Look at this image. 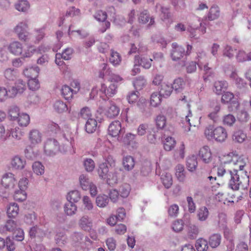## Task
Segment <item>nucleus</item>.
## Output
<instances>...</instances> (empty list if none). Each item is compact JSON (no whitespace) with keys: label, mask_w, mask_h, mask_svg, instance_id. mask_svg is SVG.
I'll return each mask as SVG.
<instances>
[{"label":"nucleus","mask_w":251,"mask_h":251,"mask_svg":"<svg viewBox=\"0 0 251 251\" xmlns=\"http://www.w3.org/2000/svg\"><path fill=\"white\" fill-rule=\"evenodd\" d=\"M98 123L94 118H89L85 124V130L89 133H94L97 128Z\"/></svg>","instance_id":"obj_24"},{"label":"nucleus","mask_w":251,"mask_h":251,"mask_svg":"<svg viewBox=\"0 0 251 251\" xmlns=\"http://www.w3.org/2000/svg\"><path fill=\"white\" fill-rule=\"evenodd\" d=\"M61 93L66 100H69L72 99L73 94H75L76 91L72 89L69 86L65 85L62 86Z\"/></svg>","instance_id":"obj_29"},{"label":"nucleus","mask_w":251,"mask_h":251,"mask_svg":"<svg viewBox=\"0 0 251 251\" xmlns=\"http://www.w3.org/2000/svg\"><path fill=\"white\" fill-rule=\"evenodd\" d=\"M173 90L172 84L168 82H164L160 85L159 89V93L162 97H168L172 94Z\"/></svg>","instance_id":"obj_20"},{"label":"nucleus","mask_w":251,"mask_h":251,"mask_svg":"<svg viewBox=\"0 0 251 251\" xmlns=\"http://www.w3.org/2000/svg\"><path fill=\"white\" fill-rule=\"evenodd\" d=\"M195 246L198 251H207L208 249L207 240L203 238L198 239L196 241Z\"/></svg>","instance_id":"obj_39"},{"label":"nucleus","mask_w":251,"mask_h":251,"mask_svg":"<svg viewBox=\"0 0 251 251\" xmlns=\"http://www.w3.org/2000/svg\"><path fill=\"white\" fill-rule=\"evenodd\" d=\"M198 156L201 161L205 163L208 164L212 160V153L210 147L205 145L201 147L198 151Z\"/></svg>","instance_id":"obj_7"},{"label":"nucleus","mask_w":251,"mask_h":251,"mask_svg":"<svg viewBox=\"0 0 251 251\" xmlns=\"http://www.w3.org/2000/svg\"><path fill=\"white\" fill-rule=\"evenodd\" d=\"M79 182L81 188L84 190H88L90 184L92 183L84 175H82L79 176Z\"/></svg>","instance_id":"obj_56"},{"label":"nucleus","mask_w":251,"mask_h":251,"mask_svg":"<svg viewBox=\"0 0 251 251\" xmlns=\"http://www.w3.org/2000/svg\"><path fill=\"white\" fill-rule=\"evenodd\" d=\"M173 50L171 53L172 59L175 61L178 60L185 55L184 48L178 46L176 43H173L172 45Z\"/></svg>","instance_id":"obj_11"},{"label":"nucleus","mask_w":251,"mask_h":251,"mask_svg":"<svg viewBox=\"0 0 251 251\" xmlns=\"http://www.w3.org/2000/svg\"><path fill=\"white\" fill-rule=\"evenodd\" d=\"M15 8L22 12H25L29 8V4L26 0H20L15 5Z\"/></svg>","instance_id":"obj_52"},{"label":"nucleus","mask_w":251,"mask_h":251,"mask_svg":"<svg viewBox=\"0 0 251 251\" xmlns=\"http://www.w3.org/2000/svg\"><path fill=\"white\" fill-rule=\"evenodd\" d=\"M118 169L113 168H110V172L108 175L105 177L107 184L109 185H113L117 184L118 181L119 175L118 174Z\"/></svg>","instance_id":"obj_13"},{"label":"nucleus","mask_w":251,"mask_h":251,"mask_svg":"<svg viewBox=\"0 0 251 251\" xmlns=\"http://www.w3.org/2000/svg\"><path fill=\"white\" fill-rule=\"evenodd\" d=\"M19 206L15 203H10L7 209V214L9 217L15 218L18 214Z\"/></svg>","instance_id":"obj_35"},{"label":"nucleus","mask_w":251,"mask_h":251,"mask_svg":"<svg viewBox=\"0 0 251 251\" xmlns=\"http://www.w3.org/2000/svg\"><path fill=\"white\" fill-rule=\"evenodd\" d=\"M134 59L136 63H139L141 67L145 69H149L151 66L152 60L148 55H136Z\"/></svg>","instance_id":"obj_10"},{"label":"nucleus","mask_w":251,"mask_h":251,"mask_svg":"<svg viewBox=\"0 0 251 251\" xmlns=\"http://www.w3.org/2000/svg\"><path fill=\"white\" fill-rule=\"evenodd\" d=\"M235 122L236 119L235 117L230 114L226 115L223 118V125L228 126H232Z\"/></svg>","instance_id":"obj_50"},{"label":"nucleus","mask_w":251,"mask_h":251,"mask_svg":"<svg viewBox=\"0 0 251 251\" xmlns=\"http://www.w3.org/2000/svg\"><path fill=\"white\" fill-rule=\"evenodd\" d=\"M228 195L226 193L219 192L215 196L216 201L223 202L224 204H228L229 202H233V201L228 199Z\"/></svg>","instance_id":"obj_51"},{"label":"nucleus","mask_w":251,"mask_h":251,"mask_svg":"<svg viewBox=\"0 0 251 251\" xmlns=\"http://www.w3.org/2000/svg\"><path fill=\"white\" fill-rule=\"evenodd\" d=\"M39 68L38 67H32L25 69L24 71V74L27 77L30 79L36 78L38 76L39 73Z\"/></svg>","instance_id":"obj_28"},{"label":"nucleus","mask_w":251,"mask_h":251,"mask_svg":"<svg viewBox=\"0 0 251 251\" xmlns=\"http://www.w3.org/2000/svg\"><path fill=\"white\" fill-rule=\"evenodd\" d=\"M229 184L233 190H237L239 189L245 190L249 186V177L247 176L240 178L239 175L234 174L232 178L229 180Z\"/></svg>","instance_id":"obj_3"},{"label":"nucleus","mask_w":251,"mask_h":251,"mask_svg":"<svg viewBox=\"0 0 251 251\" xmlns=\"http://www.w3.org/2000/svg\"><path fill=\"white\" fill-rule=\"evenodd\" d=\"M32 170L37 175H42L44 173L45 168L40 162L36 161L32 165Z\"/></svg>","instance_id":"obj_49"},{"label":"nucleus","mask_w":251,"mask_h":251,"mask_svg":"<svg viewBox=\"0 0 251 251\" xmlns=\"http://www.w3.org/2000/svg\"><path fill=\"white\" fill-rule=\"evenodd\" d=\"M121 60V56L120 54L117 51L112 50L111 51L110 57L109 58L110 63L114 66H116L120 64Z\"/></svg>","instance_id":"obj_43"},{"label":"nucleus","mask_w":251,"mask_h":251,"mask_svg":"<svg viewBox=\"0 0 251 251\" xmlns=\"http://www.w3.org/2000/svg\"><path fill=\"white\" fill-rule=\"evenodd\" d=\"M186 166L189 171L194 172L196 170L198 166V161L195 155H192L187 158Z\"/></svg>","instance_id":"obj_33"},{"label":"nucleus","mask_w":251,"mask_h":251,"mask_svg":"<svg viewBox=\"0 0 251 251\" xmlns=\"http://www.w3.org/2000/svg\"><path fill=\"white\" fill-rule=\"evenodd\" d=\"M105 243L110 251H114L115 250L117 242L113 237L108 238L105 241Z\"/></svg>","instance_id":"obj_62"},{"label":"nucleus","mask_w":251,"mask_h":251,"mask_svg":"<svg viewBox=\"0 0 251 251\" xmlns=\"http://www.w3.org/2000/svg\"><path fill=\"white\" fill-rule=\"evenodd\" d=\"M109 172L110 169L108 168L106 162L102 163L100 165L98 173L101 178L104 179Z\"/></svg>","instance_id":"obj_40"},{"label":"nucleus","mask_w":251,"mask_h":251,"mask_svg":"<svg viewBox=\"0 0 251 251\" xmlns=\"http://www.w3.org/2000/svg\"><path fill=\"white\" fill-rule=\"evenodd\" d=\"M84 166L87 172H92L95 168V164L91 158H87L84 161Z\"/></svg>","instance_id":"obj_64"},{"label":"nucleus","mask_w":251,"mask_h":251,"mask_svg":"<svg viewBox=\"0 0 251 251\" xmlns=\"http://www.w3.org/2000/svg\"><path fill=\"white\" fill-rule=\"evenodd\" d=\"M247 138L246 134L242 130L235 132L233 135V140L237 143H243Z\"/></svg>","instance_id":"obj_46"},{"label":"nucleus","mask_w":251,"mask_h":251,"mask_svg":"<svg viewBox=\"0 0 251 251\" xmlns=\"http://www.w3.org/2000/svg\"><path fill=\"white\" fill-rule=\"evenodd\" d=\"M211 111L208 115V117L214 122H216L219 119L218 113L221 109V105L217 101L211 102L210 105Z\"/></svg>","instance_id":"obj_12"},{"label":"nucleus","mask_w":251,"mask_h":251,"mask_svg":"<svg viewBox=\"0 0 251 251\" xmlns=\"http://www.w3.org/2000/svg\"><path fill=\"white\" fill-rule=\"evenodd\" d=\"M185 82L183 78L178 77L175 79L172 84L173 89L176 92H181L185 87Z\"/></svg>","instance_id":"obj_25"},{"label":"nucleus","mask_w":251,"mask_h":251,"mask_svg":"<svg viewBox=\"0 0 251 251\" xmlns=\"http://www.w3.org/2000/svg\"><path fill=\"white\" fill-rule=\"evenodd\" d=\"M197 58L198 59L197 64L201 70H203L205 75H206V76H203L204 79L205 80L207 79V77L212 74V69L208 67V64L206 63L207 57L204 51L199 52L198 53Z\"/></svg>","instance_id":"obj_5"},{"label":"nucleus","mask_w":251,"mask_h":251,"mask_svg":"<svg viewBox=\"0 0 251 251\" xmlns=\"http://www.w3.org/2000/svg\"><path fill=\"white\" fill-rule=\"evenodd\" d=\"M236 159H232L234 165L233 174H237V171L243 170L246 165L245 158L243 156L236 157Z\"/></svg>","instance_id":"obj_19"},{"label":"nucleus","mask_w":251,"mask_h":251,"mask_svg":"<svg viewBox=\"0 0 251 251\" xmlns=\"http://www.w3.org/2000/svg\"><path fill=\"white\" fill-rule=\"evenodd\" d=\"M175 175L179 181L183 182L185 180V173L184 166L178 164L175 167Z\"/></svg>","instance_id":"obj_32"},{"label":"nucleus","mask_w":251,"mask_h":251,"mask_svg":"<svg viewBox=\"0 0 251 251\" xmlns=\"http://www.w3.org/2000/svg\"><path fill=\"white\" fill-rule=\"evenodd\" d=\"M208 215V210L205 206L200 208L198 211L197 216L199 220L201 221H205L207 219Z\"/></svg>","instance_id":"obj_48"},{"label":"nucleus","mask_w":251,"mask_h":251,"mask_svg":"<svg viewBox=\"0 0 251 251\" xmlns=\"http://www.w3.org/2000/svg\"><path fill=\"white\" fill-rule=\"evenodd\" d=\"M28 86L30 90L35 91L38 90L40 87V83L38 80L36 78L29 79L28 81Z\"/></svg>","instance_id":"obj_61"},{"label":"nucleus","mask_w":251,"mask_h":251,"mask_svg":"<svg viewBox=\"0 0 251 251\" xmlns=\"http://www.w3.org/2000/svg\"><path fill=\"white\" fill-rule=\"evenodd\" d=\"M13 197L16 201H22L26 199V193L24 189H20L15 192Z\"/></svg>","instance_id":"obj_57"},{"label":"nucleus","mask_w":251,"mask_h":251,"mask_svg":"<svg viewBox=\"0 0 251 251\" xmlns=\"http://www.w3.org/2000/svg\"><path fill=\"white\" fill-rule=\"evenodd\" d=\"M17 183L15 176L11 173H5L1 178V185L5 188L11 190L14 188Z\"/></svg>","instance_id":"obj_8"},{"label":"nucleus","mask_w":251,"mask_h":251,"mask_svg":"<svg viewBox=\"0 0 251 251\" xmlns=\"http://www.w3.org/2000/svg\"><path fill=\"white\" fill-rule=\"evenodd\" d=\"M11 129L10 133L13 138L19 140L23 136L24 132L18 127Z\"/></svg>","instance_id":"obj_60"},{"label":"nucleus","mask_w":251,"mask_h":251,"mask_svg":"<svg viewBox=\"0 0 251 251\" xmlns=\"http://www.w3.org/2000/svg\"><path fill=\"white\" fill-rule=\"evenodd\" d=\"M176 144V141L172 137H166L163 142L164 149L167 151H170L174 148Z\"/></svg>","instance_id":"obj_36"},{"label":"nucleus","mask_w":251,"mask_h":251,"mask_svg":"<svg viewBox=\"0 0 251 251\" xmlns=\"http://www.w3.org/2000/svg\"><path fill=\"white\" fill-rule=\"evenodd\" d=\"M161 180L165 188H170L173 184V178L170 173H166L163 174L161 176Z\"/></svg>","instance_id":"obj_37"},{"label":"nucleus","mask_w":251,"mask_h":251,"mask_svg":"<svg viewBox=\"0 0 251 251\" xmlns=\"http://www.w3.org/2000/svg\"><path fill=\"white\" fill-rule=\"evenodd\" d=\"M139 20L143 24L147 23L150 20L149 25H153L154 24V18L150 17L147 10H144L140 13Z\"/></svg>","instance_id":"obj_34"},{"label":"nucleus","mask_w":251,"mask_h":251,"mask_svg":"<svg viewBox=\"0 0 251 251\" xmlns=\"http://www.w3.org/2000/svg\"><path fill=\"white\" fill-rule=\"evenodd\" d=\"M204 134L208 140H214L219 143L225 142L228 137L226 129L221 126H215L213 125H209L205 127Z\"/></svg>","instance_id":"obj_1"},{"label":"nucleus","mask_w":251,"mask_h":251,"mask_svg":"<svg viewBox=\"0 0 251 251\" xmlns=\"http://www.w3.org/2000/svg\"><path fill=\"white\" fill-rule=\"evenodd\" d=\"M130 187L128 184H126L121 186L120 188V196L123 198H126L129 195Z\"/></svg>","instance_id":"obj_63"},{"label":"nucleus","mask_w":251,"mask_h":251,"mask_svg":"<svg viewBox=\"0 0 251 251\" xmlns=\"http://www.w3.org/2000/svg\"><path fill=\"white\" fill-rule=\"evenodd\" d=\"M55 239L57 244L61 246L64 245L66 242L67 238L65 234L64 229H59L57 232Z\"/></svg>","instance_id":"obj_41"},{"label":"nucleus","mask_w":251,"mask_h":251,"mask_svg":"<svg viewBox=\"0 0 251 251\" xmlns=\"http://www.w3.org/2000/svg\"><path fill=\"white\" fill-rule=\"evenodd\" d=\"M234 96L233 94L230 92H226L222 95L221 101L223 103H227L229 102L230 106H229V111H234L237 110L240 106L238 101L234 100Z\"/></svg>","instance_id":"obj_6"},{"label":"nucleus","mask_w":251,"mask_h":251,"mask_svg":"<svg viewBox=\"0 0 251 251\" xmlns=\"http://www.w3.org/2000/svg\"><path fill=\"white\" fill-rule=\"evenodd\" d=\"M29 140L33 146L40 144L42 140V134L37 129L31 130L29 133Z\"/></svg>","instance_id":"obj_17"},{"label":"nucleus","mask_w":251,"mask_h":251,"mask_svg":"<svg viewBox=\"0 0 251 251\" xmlns=\"http://www.w3.org/2000/svg\"><path fill=\"white\" fill-rule=\"evenodd\" d=\"M12 166L16 169H22L24 167L25 161L18 156L14 157L11 162Z\"/></svg>","instance_id":"obj_47"},{"label":"nucleus","mask_w":251,"mask_h":251,"mask_svg":"<svg viewBox=\"0 0 251 251\" xmlns=\"http://www.w3.org/2000/svg\"><path fill=\"white\" fill-rule=\"evenodd\" d=\"M123 141L126 145L132 148H136L138 145V142L136 140V135L131 133H127L126 134Z\"/></svg>","instance_id":"obj_21"},{"label":"nucleus","mask_w":251,"mask_h":251,"mask_svg":"<svg viewBox=\"0 0 251 251\" xmlns=\"http://www.w3.org/2000/svg\"><path fill=\"white\" fill-rule=\"evenodd\" d=\"M28 25L25 22L20 23L14 28V31L17 33L19 39L26 41L28 39V32L26 30Z\"/></svg>","instance_id":"obj_9"},{"label":"nucleus","mask_w":251,"mask_h":251,"mask_svg":"<svg viewBox=\"0 0 251 251\" xmlns=\"http://www.w3.org/2000/svg\"><path fill=\"white\" fill-rule=\"evenodd\" d=\"M67 199L69 202H77L80 199V193L77 190L72 191L68 194Z\"/></svg>","instance_id":"obj_42"},{"label":"nucleus","mask_w":251,"mask_h":251,"mask_svg":"<svg viewBox=\"0 0 251 251\" xmlns=\"http://www.w3.org/2000/svg\"><path fill=\"white\" fill-rule=\"evenodd\" d=\"M8 49L9 51L15 55H21L22 58H28L32 56L36 50L32 46L27 47L26 50H23L22 44L18 41L11 43Z\"/></svg>","instance_id":"obj_2"},{"label":"nucleus","mask_w":251,"mask_h":251,"mask_svg":"<svg viewBox=\"0 0 251 251\" xmlns=\"http://www.w3.org/2000/svg\"><path fill=\"white\" fill-rule=\"evenodd\" d=\"M100 92L105 94L107 98L114 96L117 91V84L111 83L108 87L104 84H101Z\"/></svg>","instance_id":"obj_14"},{"label":"nucleus","mask_w":251,"mask_h":251,"mask_svg":"<svg viewBox=\"0 0 251 251\" xmlns=\"http://www.w3.org/2000/svg\"><path fill=\"white\" fill-rule=\"evenodd\" d=\"M64 212L69 216H72L75 214L77 211V206L72 202H69L64 205Z\"/></svg>","instance_id":"obj_38"},{"label":"nucleus","mask_w":251,"mask_h":251,"mask_svg":"<svg viewBox=\"0 0 251 251\" xmlns=\"http://www.w3.org/2000/svg\"><path fill=\"white\" fill-rule=\"evenodd\" d=\"M208 242L211 248H217L221 243V235L218 233L213 234L209 237Z\"/></svg>","instance_id":"obj_31"},{"label":"nucleus","mask_w":251,"mask_h":251,"mask_svg":"<svg viewBox=\"0 0 251 251\" xmlns=\"http://www.w3.org/2000/svg\"><path fill=\"white\" fill-rule=\"evenodd\" d=\"M108 197L105 195H99L97 197L96 201V204L100 207H104L108 203Z\"/></svg>","instance_id":"obj_45"},{"label":"nucleus","mask_w":251,"mask_h":251,"mask_svg":"<svg viewBox=\"0 0 251 251\" xmlns=\"http://www.w3.org/2000/svg\"><path fill=\"white\" fill-rule=\"evenodd\" d=\"M199 232L198 227L195 225H191L188 227L187 235L189 238L193 239L197 237Z\"/></svg>","instance_id":"obj_54"},{"label":"nucleus","mask_w":251,"mask_h":251,"mask_svg":"<svg viewBox=\"0 0 251 251\" xmlns=\"http://www.w3.org/2000/svg\"><path fill=\"white\" fill-rule=\"evenodd\" d=\"M16 227V223L13 220H9L6 221L4 225H2L0 226V231L1 232L13 231Z\"/></svg>","instance_id":"obj_26"},{"label":"nucleus","mask_w":251,"mask_h":251,"mask_svg":"<svg viewBox=\"0 0 251 251\" xmlns=\"http://www.w3.org/2000/svg\"><path fill=\"white\" fill-rule=\"evenodd\" d=\"M162 96L157 92H154L151 94L150 97V104L151 106L156 107L161 104Z\"/></svg>","instance_id":"obj_30"},{"label":"nucleus","mask_w":251,"mask_h":251,"mask_svg":"<svg viewBox=\"0 0 251 251\" xmlns=\"http://www.w3.org/2000/svg\"><path fill=\"white\" fill-rule=\"evenodd\" d=\"M73 51L72 49L67 48L62 53H56V57L57 58L63 57V59L67 60L71 58Z\"/></svg>","instance_id":"obj_58"},{"label":"nucleus","mask_w":251,"mask_h":251,"mask_svg":"<svg viewBox=\"0 0 251 251\" xmlns=\"http://www.w3.org/2000/svg\"><path fill=\"white\" fill-rule=\"evenodd\" d=\"M44 150L45 153L48 156H52L61 151L58 142L55 139H48L44 143Z\"/></svg>","instance_id":"obj_4"},{"label":"nucleus","mask_w":251,"mask_h":251,"mask_svg":"<svg viewBox=\"0 0 251 251\" xmlns=\"http://www.w3.org/2000/svg\"><path fill=\"white\" fill-rule=\"evenodd\" d=\"M16 120H17L19 125L23 127L27 126L30 123L29 116L26 113L19 114Z\"/></svg>","instance_id":"obj_27"},{"label":"nucleus","mask_w":251,"mask_h":251,"mask_svg":"<svg viewBox=\"0 0 251 251\" xmlns=\"http://www.w3.org/2000/svg\"><path fill=\"white\" fill-rule=\"evenodd\" d=\"M120 108L113 101L109 102V105L105 109V114L109 118H112L117 116L120 113Z\"/></svg>","instance_id":"obj_18"},{"label":"nucleus","mask_w":251,"mask_h":251,"mask_svg":"<svg viewBox=\"0 0 251 251\" xmlns=\"http://www.w3.org/2000/svg\"><path fill=\"white\" fill-rule=\"evenodd\" d=\"M217 174L219 176H225L227 179L229 180L232 178V176H234V174L232 171H230L226 172V170L222 166L219 167L218 168Z\"/></svg>","instance_id":"obj_55"},{"label":"nucleus","mask_w":251,"mask_h":251,"mask_svg":"<svg viewBox=\"0 0 251 251\" xmlns=\"http://www.w3.org/2000/svg\"><path fill=\"white\" fill-rule=\"evenodd\" d=\"M237 118L241 123H246L249 119L250 117L246 111L242 110L238 112Z\"/></svg>","instance_id":"obj_59"},{"label":"nucleus","mask_w":251,"mask_h":251,"mask_svg":"<svg viewBox=\"0 0 251 251\" xmlns=\"http://www.w3.org/2000/svg\"><path fill=\"white\" fill-rule=\"evenodd\" d=\"M54 110L58 113H62L67 110V105L61 100L56 101L54 105Z\"/></svg>","instance_id":"obj_53"},{"label":"nucleus","mask_w":251,"mask_h":251,"mask_svg":"<svg viewBox=\"0 0 251 251\" xmlns=\"http://www.w3.org/2000/svg\"><path fill=\"white\" fill-rule=\"evenodd\" d=\"M146 84V80L143 76L137 77L133 81V85L137 90H140Z\"/></svg>","instance_id":"obj_44"},{"label":"nucleus","mask_w":251,"mask_h":251,"mask_svg":"<svg viewBox=\"0 0 251 251\" xmlns=\"http://www.w3.org/2000/svg\"><path fill=\"white\" fill-rule=\"evenodd\" d=\"M123 165L126 171L132 170L135 165V161L133 157L130 155L125 156L123 159Z\"/></svg>","instance_id":"obj_23"},{"label":"nucleus","mask_w":251,"mask_h":251,"mask_svg":"<svg viewBox=\"0 0 251 251\" xmlns=\"http://www.w3.org/2000/svg\"><path fill=\"white\" fill-rule=\"evenodd\" d=\"M214 87V92L219 95L222 94L223 91L227 89L228 83L225 80L217 81L215 82Z\"/></svg>","instance_id":"obj_22"},{"label":"nucleus","mask_w":251,"mask_h":251,"mask_svg":"<svg viewBox=\"0 0 251 251\" xmlns=\"http://www.w3.org/2000/svg\"><path fill=\"white\" fill-rule=\"evenodd\" d=\"M78 224L80 228L85 231H89L93 226L92 221L88 216H82Z\"/></svg>","instance_id":"obj_15"},{"label":"nucleus","mask_w":251,"mask_h":251,"mask_svg":"<svg viewBox=\"0 0 251 251\" xmlns=\"http://www.w3.org/2000/svg\"><path fill=\"white\" fill-rule=\"evenodd\" d=\"M121 131V124L119 121L112 122L109 126L108 134L112 137H117Z\"/></svg>","instance_id":"obj_16"}]
</instances>
